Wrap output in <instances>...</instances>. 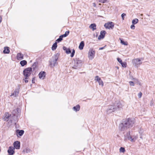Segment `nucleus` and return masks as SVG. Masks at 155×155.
<instances>
[{"label":"nucleus","mask_w":155,"mask_h":155,"mask_svg":"<svg viewBox=\"0 0 155 155\" xmlns=\"http://www.w3.org/2000/svg\"><path fill=\"white\" fill-rule=\"evenodd\" d=\"M99 83V84L100 85H101L102 87H103L104 85V83L103 81L101 80V79H100V81H99L98 82Z\"/></svg>","instance_id":"obj_29"},{"label":"nucleus","mask_w":155,"mask_h":155,"mask_svg":"<svg viewBox=\"0 0 155 155\" xmlns=\"http://www.w3.org/2000/svg\"><path fill=\"white\" fill-rule=\"evenodd\" d=\"M138 84H139L140 85H141V83H140L139 82V83H137Z\"/></svg>","instance_id":"obj_49"},{"label":"nucleus","mask_w":155,"mask_h":155,"mask_svg":"<svg viewBox=\"0 0 155 155\" xmlns=\"http://www.w3.org/2000/svg\"><path fill=\"white\" fill-rule=\"evenodd\" d=\"M141 15H143V14H141Z\"/></svg>","instance_id":"obj_52"},{"label":"nucleus","mask_w":155,"mask_h":155,"mask_svg":"<svg viewBox=\"0 0 155 155\" xmlns=\"http://www.w3.org/2000/svg\"><path fill=\"white\" fill-rule=\"evenodd\" d=\"M2 18L0 16V23L2 21Z\"/></svg>","instance_id":"obj_46"},{"label":"nucleus","mask_w":155,"mask_h":155,"mask_svg":"<svg viewBox=\"0 0 155 155\" xmlns=\"http://www.w3.org/2000/svg\"><path fill=\"white\" fill-rule=\"evenodd\" d=\"M38 75L40 79H43L45 76V72H41L39 73Z\"/></svg>","instance_id":"obj_17"},{"label":"nucleus","mask_w":155,"mask_h":155,"mask_svg":"<svg viewBox=\"0 0 155 155\" xmlns=\"http://www.w3.org/2000/svg\"><path fill=\"white\" fill-rule=\"evenodd\" d=\"M131 79V80H133V81L134 82V83H138L139 82V81L137 79L133 78V77H132Z\"/></svg>","instance_id":"obj_27"},{"label":"nucleus","mask_w":155,"mask_h":155,"mask_svg":"<svg viewBox=\"0 0 155 155\" xmlns=\"http://www.w3.org/2000/svg\"><path fill=\"white\" fill-rule=\"evenodd\" d=\"M116 110V108L114 106L110 105L108 107L106 112L107 114H109L114 112Z\"/></svg>","instance_id":"obj_8"},{"label":"nucleus","mask_w":155,"mask_h":155,"mask_svg":"<svg viewBox=\"0 0 155 155\" xmlns=\"http://www.w3.org/2000/svg\"><path fill=\"white\" fill-rule=\"evenodd\" d=\"M93 6L94 7H95L96 6V4L95 3H93Z\"/></svg>","instance_id":"obj_48"},{"label":"nucleus","mask_w":155,"mask_h":155,"mask_svg":"<svg viewBox=\"0 0 155 155\" xmlns=\"http://www.w3.org/2000/svg\"><path fill=\"white\" fill-rule=\"evenodd\" d=\"M74 53H75V50L74 49H73L72 50V52L71 54V57H73L74 55Z\"/></svg>","instance_id":"obj_33"},{"label":"nucleus","mask_w":155,"mask_h":155,"mask_svg":"<svg viewBox=\"0 0 155 155\" xmlns=\"http://www.w3.org/2000/svg\"><path fill=\"white\" fill-rule=\"evenodd\" d=\"M15 148L12 146L9 147L8 152L9 155H13L15 153Z\"/></svg>","instance_id":"obj_10"},{"label":"nucleus","mask_w":155,"mask_h":155,"mask_svg":"<svg viewBox=\"0 0 155 155\" xmlns=\"http://www.w3.org/2000/svg\"><path fill=\"white\" fill-rule=\"evenodd\" d=\"M104 26L106 28L112 29L114 27V24L112 22H110L105 23Z\"/></svg>","instance_id":"obj_9"},{"label":"nucleus","mask_w":155,"mask_h":155,"mask_svg":"<svg viewBox=\"0 0 155 155\" xmlns=\"http://www.w3.org/2000/svg\"><path fill=\"white\" fill-rule=\"evenodd\" d=\"M95 51L92 49H90L88 52V57L90 60L93 59L95 55Z\"/></svg>","instance_id":"obj_7"},{"label":"nucleus","mask_w":155,"mask_h":155,"mask_svg":"<svg viewBox=\"0 0 155 155\" xmlns=\"http://www.w3.org/2000/svg\"><path fill=\"white\" fill-rule=\"evenodd\" d=\"M129 83L130 85L131 86H134V82L133 81H130L129 82Z\"/></svg>","instance_id":"obj_34"},{"label":"nucleus","mask_w":155,"mask_h":155,"mask_svg":"<svg viewBox=\"0 0 155 155\" xmlns=\"http://www.w3.org/2000/svg\"><path fill=\"white\" fill-rule=\"evenodd\" d=\"M134 123L133 119L128 118L120 124L119 128L121 131H124L132 127Z\"/></svg>","instance_id":"obj_1"},{"label":"nucleus","mask_w":155,"mask_h":155,"mask_svg":"<svg viewBox=\"0 0 155 155\" xmlns=\"http://www.w3.org/2000/svg\"><path fill=\"white\" fill-rule=\"evenodd\" d=\"M24 56L21 53H19L17 54L16 58L18 60H21L23 59Z\"/></svg>","instance_id":"obj_15"},{"label":"nucleus","mask_w":155,"mask_h":155,"mask_svg":"<svg viewBox=\"0 0 155 155\" xmlns=\"http://www.w3.org/2000/svg\"><path fill=\"white\" fill-rule=\"evenodd\" d=\"M125 152L124 148L123 147H121L120 149V152L121 153H124Z\"/></svg>","instance_id":"obj_32"},{"label":"nucleus","mask_w":155,"mask_h":155,"mask_svg":"<svg viewBox=\"0 0 155 155\" xmlns=\"http://www.w3.org/2000/svg\"><path fill=\"white\" fill-rule=\"evenodd\" d=\"M138 19L137 18H135L133 19L132 21V23L133 25L137 24L138 22Z\"/></svg>","instance_id":"obj_25"},{"label":"nucleus","mask_w":155,"mask_h":155,"mask_svg":"<svg viewBox=\"0 0 155 155\" xmlns=\"http://www.w3.org/2000/svg\"><path fill=\"white\" fill-rule=\"evenodd\" d=\"M63 49L65 51V52L66 53V51H67V50L68 49V48H67L66 47H65L64 46L63 47Z\"/></svg>","instance_id":"obj_42"},{"label":"nucleus","mask_w":155,"mask_h":155,"mask_svg":"<svg viewBox=\"0 0 155 155\" xmlns=\"http://www.w3.org/2000/svg\"><path fill=\"white\" fill-rule=\"evenodd\" d=\"M69 31L65 32L64 34L61 35L63 37H65L67 36L69 34Z\"/></svg>","instance_id":"obj_26"},{"label":"nucleus","mask_w":155,"mask_h":155,"mask_svg":"<svg viewBox=\"0 0 155 155\" xmlns=\"http://www.w3.org/2000/svg\"><path fill=\"white\" fill-rule=\"evenodd\" d=\"M74 64L72 67V68L76 69L80 68L82 66L83 61L78 58H76L74 60Z\"/></svg>","instance_id":"obj_3"},{"label":"nucleus","mask_w":155,"mask_h":155,"mask_svg":"<svg viewBox=\"0 0 155 155\" xmlns=\"http://www.w3.org/2000/svg\"><path fill=\"white\" fill-rule=\"evenodd\" d=\"M16 132L18 133V134H19V135L20 136H22L23 134L24 133V130H17Z\"/></svg>","instance_id":"obj_24"},{"label":"nucleus","mask_w":155,"mask_h":155,"mask_svg":"<svg viewBox=\"0 0 155 155\" xmlns=\"http://www.w3.org/2000/svg\"><path fill=\"white\" fill-rule=\"evenodd\" d=\"M114 106L116 108V110L117 109L121 108L123 107V105L120 102H118L117 103L115 104Z\"/></svg>","instance_id":"obj_14"},{"label":"nucleus","mask_w":155,"mask_h":155,"mask_svg":"<svg viewBox=\"0 0 155 155\" xmlns=\"http://www.w3.org/2000/svg\"><path fill=\"white\" fill-rule=\"evenodd\" d=\"M117 61H118L120 64H121V63H122L123 62H122V60L119 58H117Z\"/></svg>","instance_id":"obj_37"},{"label":"nucleus","mask_w":155,"mask_h":155,"mask_svg":"<svg viewBox=\"0 0 155 155\" xmlns=\"http://www.w3.org/2000/svg\"><path fill=\"white\" fill-rule=\"evenodd\" d=\"M35 79L34 78H33L32 79V83H35Z\"/></svg>","instance_id":"obj_44"},{"label":"nucleus","mask_w":155,"mask_h":155,"mask_svg":"<svg viewBox=\"0 0 155 155\" xmlns=\"http://www.w3.org/2000/svg\"><path fill=\"white\" fill-rule=\"evenodd\" d=\"M32 68H28L25 69L23 71V74L25 77H28L30 75L32 72Z\"/></svg>","instance_id":"obj_6"},{"label":"nucleus","mask_w":155,"mask_h":155,"mask_svg":"<svg viewBox=\"0 0 155 155\" xmlns=\"http://www.w3.org/2000/svg\"><path fill=\"white\" fill-rule=\"evenodd\" d=\"M105 46H105L104 47H102V48H99V50H102V49H104V48L105 47Z\"/></svg>","instance_id":"obj_45"},{"label":"nucleus","mask_w":155,"mask_h":155,"mask_svg":"<svg viewBox=\"0 0 155 155\" xmlns=\"http://www.w3.org/2000/svg\"><path fill=\"white\" fill-rule=\"evenodd\" d=\"M142 94L141 92H140L138 94V96L139 97V98H140L141 97V96H142Z\"/></svg>","instance_id":"obj_38"},{"label":"nucleus","mask_w":155,"mask_h":155,"mask_svg":"<svg viewBox=\"0 0 155 155\" xmlns=\"http://www.w3.org/2000/svg\"><path fill=\"white\" fill-rule=\"evenodd\" d=\"M126 15V14H125V13H123L122 14V15H121V17H122V19L123 20H124V16H125Z\"/></svg>","instance_id":"obj_39"},{"label":"nucleus","mask_w":155,"mask_h":155,"mask_svg":"<svg viewBox=\"0 0 155 155\" xmlns=\"http://www.w3.org/2000/svg\"><path fill=\"white\" fill-rule=\"evenodd\" d=\"M120 43L121 44L124 45H128L127 42H124V41L121 39H120Z\"/></svg>","instance_id":"obj_28"},{"label":"nucleus","mask_w":155,"mask_h":155,"mask_svg":"<svg viewBox=\"0 0 155 155\" xmlns=\"http://www.w3.org/2000/svg\"><path fill=\"white\" fill-rule=\"evenodd\" d=\"M84 43L83 41H82L80 43L79 46V48L80 50H82L84 46Z\"/></svg>","instance_id":"obj_20"},{"label":"nucleus","mask_w":155,"mask_h":155,"mask_svg":"<svg viewBox=\"0 0 155 155\" xmlns=\"http://www.w3.org/2000/svg\"><path fill=\"white\" fill-rule=\"evenodd\" d=\"M101 78L98 76H96L95 77L94 80L95 81L98 82L100 80Z\"/></svg>","instance_id":"obj_31"},{"label":"nucleus","mask_w":155,"mask_h":155,"mask_svg":"<svg viewBox=\"0 0 155 155\" xmlns=\"http://www.w3.org/2000/svg\"><path fill=\"white\" fill-rule=\"evenodd\" d=\"M116 68H117L118 69V67H116Z\"/></svg>","instance_id":"obj_51"},{"label":"nucleus","mask_w":155,"mask_h":155,"mask_svg":"<svg viewBox=\"0 0 155 155\" xmlns=\"http://www.w3.org/2000/svg\"><path fill=\"white\" fill-rule=\"evenodd\" d=\"M71 52V50L69 48H68V49L66 51V53L67 54H69Z\"/></svg>","instance_id":"obj_35"},{"label":"nucleus","mask_w":155,"mask_h":155,"mask_svg":"<svg viewBox=\"0 0 155 155\" xmlns=\"http://www.w3.org/2000/svg\"><path fill=\"white\" fill-rule=\"evenodd\" d=\"M59 55V54L57 53L53 56L51 61H50V65L51 67H54L55 65Z\"/></svg>","instance_id":"obj_5"},{"label":"nucleus","mask_w":155,"mask_h":155,"mask_svg":"<svg viewBox=\"0 0 155 155\" xmlns=\"http://www.w3.org/2000/svg\"><path fill=\"white\" fill-rule=\"evenodd\" d=\"M137 138V137L136 136H131L130 134V132L129 131L125 135L124 140L126 141L128 140L131 142H134L136 140Z\"/></svg>","instance_id":"obj_2"},{"label":"nucleus","mask_w":155,"mask_h":155,"mask_svg":"<svg viewBox=\"0 0 155 155\" xmlns=\"http://www.w3.org/2000/svg\"><path fill=\"white\" fill-rule=\"evenodd\" d=\"M3 52L4 54H8L10 52L9 48L7 47H5Z\"/></svg>","instance_id":"obj_19"},{"label":"nucleus","mask_w":155,"mask_h":155,"mask_svg":"<svg viewBox=\"0 0 155 155\" xmlns=\"http://www.w3.org/2000/svg\"><path fill=\"white\" fill-rule=\"evenodd\" d=\"M19 88L16 89L14 92L12 93L10 96H13L14 97L17 96L19 94Z\"/></svg>","instance_id":"obj_11"},{"label":"nucleus","mask_w":155,"mask_h":155,"mask_svg":"<svg viewBox=\"0 0 155 155\" xmlns=\"http://www.w3.org/2000/svg\"><path fill=\"white\" fill-rule=\"evenodd\" d=\"M10 116V115L8 113H5L3 118V119L5 121H8Z\"/></svg>","instance_id":"obj_16"},{"label":"nucleus","mask_w":155,"mask_h":155,"mask_svg":"<svg viewBox=\"0 0 155 155\" xmlns=\"http://www.w3.org/2000/svg\"><path fill=\"white\" fill-rule=\"evenodd\" d=\"M90 28L92 29L93 31L96 29V25L95 24H91L89 26Z\"/></svg>","instance_id":"obj_21"},{"label":"nucleus","mask_w":155,"mask_h":155,"mask_svg":"<svg viewBox=\"0 0 155 155\" xmlns=\"http://www.w3.org/2000/svg\"><path fill=\"white\" fill-rule=\"evenodd\" d=\"M123 67L125 68L126 67V63L125 62H122L121 64Z\"/></svg>","instance_id":"obj_36"},{"label":"nucleus","mask_w":155,"mask_h":155,"mask_svg":"<svg viewBox=\"0 0 155 155\" xmlns=\"http://www.w3.org/2000/svg\"><path fill=\"white\" fill-rule=\"evenodd\" d=\"M140 138H141V139H142V136H141L140 137Z\"/></svg>","instance_id":"obj_50"},{"label":"nucleus","mask_w":155,"mask_h":155,"mask_svg":"<svg viewBox=\"0 0 155 155\" xmlns=\"http://www.w3.org/2000/svg\"><path fill=\"white\" fill-rule=\"evenodd\" d=\"M99 1L100 2L104 3L106 1V0H99Z\"/></svg>","instance_id":"obj_43"},{"label":"nucleus","mask_w":155,"mask_h":155,"mask_svg":"<svg viewBox=\"0 0 155 155\" xmlns=\"http://www.w3.org/2000/svg\"><path fill=\"white\" fill-rule=\"evenodd\" d=\"M130 28L132 29H134L135 28V26L133 24L132 25H131L130 26Z\"/></svg>","instance_id":"obj_41"},{"label":"nucleus","mask_w":155,"mask_h":155,"mask_svg":"<svg viewBox=\"0 0 155 155\" xmlns=\"http://www.w3.org/2000/svg\"><path fill=\"white\" fill-rule=\"evenodd\" d=\"M143 59L141 58H137L132 60V62L133 65L137 67H138L142 63Z\"/></svg>","instance_id":"obj_4"},{"label":"nucleus","mask_w":155,"mask_h":155,"mask_svg":"<svg viewBox=\"0 0 155 155\" xmlns=\"http://www.w3.org/2000/svg\"><path fill=\"white\" fill-rule=\"evenodd\" d=\"M153 105V103H152V102H151V103L150 104V106H152Z\"/></svg>","instance_id":"obj_47"},{"label":"nucleus","mask_w":155,"mask_h":155,"mask_svg":"<svg viewBox=\"0 0 155 155\" xmlns=\"http://www.w3.org/2000/svg\"><path fill=\"white\" fill-rule=\"evenodd\" d=\"M73 110L75 112L79 111L80 109V106L79 105H77L76 106L73 107Z\"/></svg>","instance_id":"obj_18"},{"label":"nucleus","mask_w":155,"mask_h":155,"mask_svg":"<svg viewBox=\"0 0 155 155\" xmlns=\"http://www.w3.org/2000/svg\"><path fill=\"white\" fill-rule=\"evenodd\" d=\"M27 62L25 60L22 61H20V64L22 66H24L25 65L27 64Z\"/></svg>","instance_id":"obj_23"},{"label":"nucleus","mask_w":155,"mask_h":155,"mask_svg":"<svg viewBox=\"0 0 155 155\" xmlns=\"http://www.w3.org/2000/svg\"><path fill=\"white\" fill-rule=\"evenodd\" d=\"M57 43L55 42L53 45L52 47V49L53 51L55 50L57 47Z\"/></svg>","instance_id":"obj_22"},{"label":"nucleus","mask_w":155,"mask_h":155,"mask_svg":"<svg viewBox=\"0 0 155 155\" xmlns=\"http://www.w3.org/2000/svg\"><path fill=\"white\" fill-rule=\"evenodd\" d=\"M63 37L61 35L59 37V38H58V39L56 40V41L57 42H60V41H61L62 40V38H63Z\"/></svg>","instance_id":"obj_30"},{"label":"nucleus","mask_w":155,"mask_h":155,"mask_svg":"<svg viewBox=\"0 0 155 155\" xmlns=\"http://www.w3.org/2000/svg\"><path fill=\"white\" fill-rule=\"evenodd\" d=\"M20 142L18 141L15 142L13 144L14 148L17 149H19L20 147Z\"/></svg>","instance_id":"obj_12"},{"label":"nucleus","mask_w":155,"mask_h":155,"mask_svg":"<svg viewBox=\"0 0 155 155\" xmlns=\"http://www.w3.org/2000/svg\"><path fill=\"white\" fill-rule=\"evenodd\" d=\"M106 32L104 31H102L101 32L100 35L98 36V39L100 40L101 39L103 38L105 36Z\"/></svg>","instance_id":"obj_13"},{"label":"nucleus","mask_w":155,"mask_h":155,"mask_svg":"<svg viewBox=\"0 0 155 155\" xmlns=\"http://www.w3.org/2000/svg\"><path fill=\"white\" fill-rule=\"evenodd\" d=\"M28 78L27 77H26V78L23 79V80L25 81V83H27L28 82V80H27Z\"/></svg>","instance_id":"obj_40"}]
</instances>
